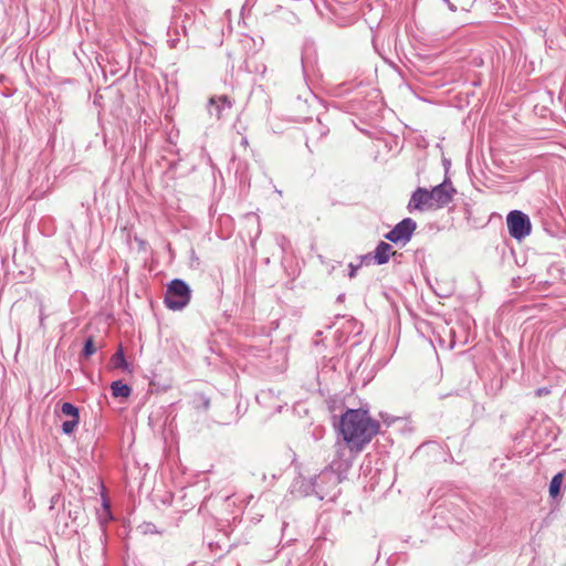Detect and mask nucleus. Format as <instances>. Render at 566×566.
<instances>
[{
    "instance_id": "3",
    "label": "nucleus",
    "mask_w": 566,
    "mask_h": 566,
    "mask_svg": "<svg viewBox=\"0 0 566 566\" xmlns=\"http://www.w3.org/2000/svg\"><path fill=\"white\" fill-rule=\"evenodd\" d=\"M506 223L510 235L516 240H522L531 233V220L520 210L511 211L506 217Z\"/></svg>"
},
{
    "instance_id": "6",
    "label": "nucleus",
    "mask_w": 566,
    "mask_h": 566,
    "mask_svg": "<svg viewBox=\"0 0 566 566\" xmlns=\"http://www.w3.org/2000/svg\"><path fill=\"white\" fill-rule=\"evenodd\" d=\"M407 209L409 212L413 210L423 211L426 209H434L433 201L430 197V190L426 188H417L408 202Z\"/></svg>"
},
{
    "instance_id": "1",
    "label": "nucleus",
    "mask_w": 566,
    "mask_h": 566,
    "mask_svg": "<svg viewBox=\"0 0 566 566\" xmlns=\"http://www.w3.org/2000/svg\"><path fill=\"white\" fill-rule=\"evenodd\" d=\"M379 429L380 423L363 409H347L340 417L339 431L352 452H361Z\"/></svg>"
},
{
    "instance_id": "19",
    "label": "nucleus",
    "mask_w": 566,
    "mask_h": 566,
    "mask_svg": "<svg viewBox=\"0 0 566 566\" xmlns=\"http://www.w3.org/2000/svg\"><path fill=\"white\" fill-rule=\"evenodd\" d=\"M104 511H105V514L107 515V517H111L109 506L106 503H104Z\"/></svg>"
},
{
    "instance_id": "16",
    "label": "nucleus",
    "mask_w": 566,
    "mask_h": 566,
    "mask_svg": "<svg viewBox=\"0 0 566 566\" xmlns=\"http://www.w3.org/2000/svg\"><path fill=\"white\" fill-rule=\"evenodd\" d=\"M61 500V494H54L52 497H51V506L50 509L52 510L54 507V505L56 503H59V501Z\"/></svg>"
},
{
    "instance_id": "2",
    "label": "nucleus",
    "mask_w": 566,
    "mask_h": 566,
    "mask_svg": "<svg viewBox=\"0 0 566 566\" xmlns=\"http://www.w3.org/2000/svg\"><path fill=\"white\" fill-rule=\"evenodd\" d=\"M190 298L191 290L184 280L175 279L167 285L164 302L169 310L180 311L185 308Z\"/></svg>"
},
{
    "instance_id": "17",
    "label": "nucleus",
    "mask_w": 566,
    "mask_h": 566,
    "mask_svg": "<svg viewBox=\"0 0 566 566\" xmlns=\"http://www.w3.org/2000/svg\"><path fill=\"white\" fill-rule=\"evenodd\" d=\"M548 392H549V391H548V389H547V388H538V389L536 390V396H537V397H542L543 395H546V394H548Z\"/></svg>"
},
{
    "instance_id": "14",
    "label": "nucleus",
    "mask_w": 566,
    "mask_h": 566,
    "mask_svg": "<svg viewBox=\"0 0 566 566\" xmlns=\"http://www.w3.org/2000/svg\"><path fill=\"white\" fill-rule=\"evenodd\" d=\"M80 419H70L62 423V430L65 434H71L77 427Z\"/></svg>"
},
{
    "instance_id": "4",
    "label": "nucleus",
    "mask_w": 566,
    "mask_h": 566,
    "mask_svg": "<svg viewBox=\"0 0 566 566\" xmlns=\"http://www.w3.org/2000/svg\"><path fill=\"white\" fill-rule=\"evenodd\" d=\"M416 229V221L411 218H405L398 222L389 232H387L385 238L396 244H406L410 241Z\"/></svg>"
},
{
    "instance_id": "15",
    "label": "nucleus",
    "mask_w": 566,
    "mask_h": 566,
    "mask_svg": "<svg viewBox=\"0 0 566 566\" xmlns=\"http://www.w3.org/2000/svg\"><path fill=\"white\" fill-rule=\"evenodd\" d=\"M359 269V265H354V264H349V273H348V276L350 279L355 277L356 276V272L357 270Z\"/></svg>"
},
{
    "instance_id": "13",
    "label": "nucleus",
    "mask_w": 566,
    "mask_h": 566,
    "mask_svg": "<svg viewBox=\"0 0 566 566\" xmlns=\"http://www.w3.org/2000/svg\"><path fill=\"white\" fill-rule=\"evenodd\" d=\"M96 352V347L93 342V337H88L85 343L82 350V356L85 358L91 357Z\"/></svg>"
},
{
    "instance_id": "12",
    "label": "nucleus",
    "mask_w": 566,
    "mask_h": 566,
    "mask_svg": "<svg viewBox=\"0 0 566 566\" xmlns=\"http://www.w3.org/2000/svg\"><path fill=\"white\" fill-rule=\"evenodd\" d=\"M562 482H563V474L562 473H557V474H555L553 476V479H552V481L549 483V494H551V496L555 497V496L558 495Z\"/></svg>"
},
{
    "instance_id": "8",
    "label": "nucleus",
    "mask_w": 566,
    "mask_h": 566,
    "mask_svg": "<svg viewBox=\"0 0 566 566\" xmlns=\"http://www.w3.org/2000/svg\"><path fill=\"white\" fill-rule=\"evenodd\" d=\"M395 252L392 251V247L387 242H379L375 250V262L379 265L385 264L389 261V258Z\"/></svg>"
},
{
    "instance_id": "9",
    "label": "nucleus",
    "mask_w": 566,
    "mask_h": 566,
    "mask_svg": "<svg viewBox=\"0 0 566 566\" xmlns=\"http://www.w3.org/2000/svg\"><path fill=\"white\" fill-rule=\"evenodd\" d=\"M112 395L116 398H128L132 394V388L124 384L122 380H115L111 385Z\"/></svg>"
},
{
    "instance_id": "18",
    "label": "nucleus",
    "mask_w": 566,
    "mask_h": 566,
    "mask_svg": "<svg viewBox=\"0 0 566 566\" xmlns=\"http://www.w3.org/2000/svg\"><path fill=\"white\" fill-rule=\"evenodd\" d=\"M45 319V315L43 313V306L40 308V325L43 326Z\"/></svg>"
},
{
    "instance_id": "7",
    "label": "nucleus",
    "mask_w": 566,
    "mask_h": 566,
    "mask_svg": "<svg viewBox=\"0 0 566 566\" xmlns=\"http://www.w3.org/2000/svg\"><path fill=\"white\" fill-rule=\"evenodd\" d=\"M233 103L227 95L213 96L209 99V113L218 119L223 117V112L231 109Z\"/></svg>"
},
{
    "instance_id": "11",
    "label": "nucleus",
    "mask_w": 566,
    "mask_h": 566,
    "mask_svg": "<svg viewBox=\"0 0 566 566\" xmlns=\"http://www.w3.org/2000/svg\"><path fill=\"white\" fill-rule=\"evenodd\" d=\"M61 412L70 419H80L78 409L71 402H64L61 407Z\"/></svg>"
},
{
    "instance_id": "10",
    "label": "nucleus",
    "mask_w": 566,
    "mask_h": 566,
    "mask_svg": "<svg viewBox=\"0 0 566 566\" xmlns=\"http://www.w3.org/2000/svg\"><path fill=\"white\" fill-rule=\"evenodd\" d=\"M111 363L114 368H119V369L128 368V363L125 358L124 349L122 346H119L117 352L112 356Z\"/></svg>"
},
{
    "instance_id": "5",
    "label": "nucleus",
    "mask_w": 566,
    "mask_h": 566,
    "mask_svg": "<svg viewBox=\"0 0 566 566\" xmlns=\"http://www.w3.org/2000/svg\"><path fill=\"white\" fill-rule=\"evenodd\" d=\"M455 193L457 190L453 187L451 180L446 177L441 184L437 185L430 190V197L433 201L434 209L448 206L453 200Z\"/></svg>"
}]
</instances>
